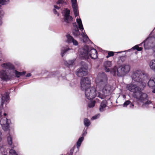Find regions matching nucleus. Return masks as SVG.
I'll use <instances>...</instances> for the list:
<instances>
[{
	"mask_svg": "<svg viewBox=\"0 0 155 155\" xmlns=\"http://www.w3.org/2000/svg\"><path fill=\"white\" fill-rule=\"evenodd\" d=\"M96 81V88L92 87L84 89L85 97L88 100L93 99L96 97L101 99H104L112 92L111 86L107 84V78L105 74H99Z\"/></svg>",
	"mask_w": 155,
	"mask_h": 155,
	"instance_id": "f257e3e1",
	"label": "nucleus"
},
{
	"mask_svg": "<svg viewBox=\"0 0 155 155\" xmlns=\"http://www.w3.org/2000/svg\"><path fill=\"white\" fill-rule=\"evenodd\" d=\"M131 76L132 80L140 84L143 88L145 86L146 80L147 79V76L143 71L137 70L133 73Z\"/></svg>",
	"mask_w": 155,
	"mask_h": 155,
	"instance_id": "f03ea898",
	"label": "nucleus"
},
{
	"mask_svg": "<svg viewBox=\"0 0 155 155\" xmlns=\"http://www.w3.org/2000/svg\"><path fill=\"white\" fill-rule=\"evenodd\" d=\"M130 66L129 65L124 64L118 68L114 66L110 71V73L114 76L117 74L119 77H123L128 74L130 70Z\"/></svg>",
	"mask_w": 155,
	"mask_h": 155,
	"instance_id": "7ed1b4c3",
	"label": "nucleus"
},
{
	"mask_svg": "<svg viewBox=\"0 0 155 155\" xmlns=\"http://www.w3.org/2000/svg\"><path fill=\"white\" fill-rule=\"evenodd\" d=\"M9 64H10V63H3L1 65L2 68L6 70L0 71V78L4 81H7L12 79L13 73L11 72L10 67H8V65Z\"/></svg>",
	"mask_w": 155,
	"mask_h": 155,
	"instance_id": "20e7f679",
	"label": "nucleus"
},
{
	"mask_svg": "<svg viewBox=\"0 0 155 155\" xmlns=\"http://www.w3.org/2000/svg\"><path fill=\"white\" fill-rule=\"evenodd\" d=\"M138 92L137 94H134V96L136 98L137 101L143 103L142 105L143 108L147 107L148 105L151 103L150 101H148V96L147 94L145 93L141 92Z\"/></svg>",
	"mask_w": 155,
	"mask_h": 155,
	"instance_id": "39448f33",
	"label": "nucleus"
},
{
	"mask_svg": "<svg viewBox=\"0 0 155 155\" xmlns=\"http://www.w3.org/2000/svg\"><path fill=\"white\" fill-rule=\"evenodd\" d=\"M76 21L78 25V28L77 27L73 31V33L74 35L76 37H78L80 35V33L78 30V28L80 30H82V31L81 35L83 37L84 39H83V41L84 42H86L87 41L89 40L87 35L83 31L84 30V29L83 27L81 19L79 18H77L76 19Z\"/></svg>",
	"mask_w": 155,
	"mask_h": 155,
	"instance_id": "423d86ee",
	"label": "nucleus"
},
{
	"mask_svg": "<svg viewBox=\"0 0 155 155\" xmlns=\"http://www.w3.org/2000/svg\"><path fill=\"white\" fill-rule=\"evenodd\" d=\"M144 48L145 49H152L153 54L155 56V35L149 37L144 41Z\"/></svg>",
	"mask_w": 155,
	"mask_h": 155,
	"instance_id": "0eeeda50",
	"label": "nucleus"
},
{
	"mask_svg": "<svg viewBox=\"0 0 155 155\" xmlns=\"http://www.w3.org/2000/svg\"><path fill=\"white\" fill-rule=\"evenodd\" d=\"M89 50V47L87 45H84L82 49L79 50L78 55L81 59H87L89 58L88 54Z\"/></svg>",
	"mask_w": 155,
	"mask_h": 155,
	"instance_id": "6e6552de",
	"label": "nucleus"
},
{
	"mask_svg": "<svg viewBox=\"0 0 155 155\" xmlns=\"http://www.w3.org/2000/svg\"><path fill=\"white\" fill-rule=\"evenodd\" d=\"M140 87L137 86L136 85L130 84H127L126 88L127 89L130 91L134 93L135 94H137L138 92H140V91L142 90L144 88H143L142 86L140 85Z\"/></svg>",
	"mask_w": 155,
	"mask_h": 155,
	"instance_id": "1a4fd4ad",
	"label": "nucleus"
},
{
	"mask_svg": "<svg viewBox=\"0 0 155 155\" xmlns=\"http://www.w3.org/2000/svg\"><path fill=\"white\" fill-rule=\"evenodd\" d=\"M8 67H10V70L11 72H12L13 75L12 76V78L15 76L17 78H19L20 76L25 74L26 73L25 71H23L22 72H19L15 69L14 65L10 63V64H9L8 65Z\"/></svg>",
	"mask_w": 155,
	"mask_h": 155,
	"instance_id": "9d476101",
	"label": "nucleus"
},
{
	"mask_svg": "<svg viewBox=\"0 0 155 155\" xmlns=\"http://www.w3.org/2000/svg\"><path fill=\"white\" fill-rule=\"evenodd\" d=\"M88 67L85 65L77 69L76 72V74L79 77H82L88 74Z\"/></svg>",
	"mask_w": 155,
	"mask_h": 155,
	"instance_id": "9b49d317",
	"label": "nucleus"
},
{
	"mask_svg": "<svg viewBox=\"0 0 155 155\" xmlns=\"http://www.w3.org/2000/svg\"><path fill=\"white\" fill-rule=\"evenodd\" d=\"M91 84V80L88 77H84L81 78V88L82 90L85 89L90 85Z\"/></svg>",
	"mask_w": 155,
	"mask_h": 155,
	"instance_id": "f8f14e48",
	"label": "nucleus"
},
{
	"mask_svg": "<svg viewBox=\"0 0 155 155\" xmlns=\"http://www.w3.org/2000/svg\"><path fill=\"white\" fill-rule=\"evenodd\" d=\"M70 11L68 9H65L64 11V19L65 22L69 23L71 22L72 20V17L70 15Z\"/></svg>",
	"mask_w": 155,
	"mask_h": 155,
	"instance_id": "ddd939ff",
	"label": "nucleus"
},
{
	"mask_svg": "<svg viewBox=\"0 0 155 155\" xmlns=\"http://www.w3.org/2000/svg\"><path fill=\"white\" fill-rule=\"evenodd\" d=\"M89 57L92 59H95L97 58V53L96 50L93 48H91L88 51Z\"/></svg>",
	"mask_w": 155,
	"mask_h": 155,
	"instance_id": "4468645a",
	"label": "nucleus"
},
{
	"mask_svg": "<svg viewBox=\"0 0 155 155\" xmlns=\"http://www.w3.org/2000/svg\"><path fill=\"white\" fill-rule=\"evenodd\" d=\"M73 11L75 17L78 14V7L77 4V0H71Z\"/></svg>",
	"mask_w": 155,
	"mask_h": 155,
	"instance_id": "2eb2a0df",
	"label": "nucleus"
},
{
	"mask_svg": "<svg viewBox=\"0 0 155 155\" xmlns=\"http://www.w3.org/2000/svg\"><path fill=\"white\" fill-rule=\"evenodd\" d=\"M9 93L8 92H5L4 94H2V102L0 107H3V105L4 103L6 102L9 99Z\"/></svg>",
	"mask_w": 155,
	"mask_h": 155,
	"instance_id": "dca6fc26",
	"label": "nucleus"
},
{
	"mask_svg": "<svg viewBox=\"0 0 155 155\" xmlns=\"http://www.w3.org/2000/svg\"><path fill=\"white\" fill-rule=\"evenodd\" d=\"M147 84L150 87L153 89L152 91V92L155 93V77L151 78Z\"/></svg>",
	"mask_w": 155,
	"mask_h": 155,
	"instance_id": "f3484780",
	"label": "nucleus"
},
{
	"mask_svg": "<svg viewBox=\"0 0 155 155\" xmlns=\"http://www.w3.org/2000/svg\"><path fill=\"white\" fill-rule=\"evenodd\" d=\"M112 65V62L111 61H107L104 63V67L105 71L106 72L110 71L112 68L110 69V68L111 67Z\"/></svg>",
	"mask_w": 155,
	"mask_h": 155,
	"instance_id": "a211bd4d",
	"label": "nucleus"
},
{
	"mask_svg": "<svg viewBox=\"0 0 155 155\" xmlns=\"http://www.w3.org/2000/svg\"><path fill=\"white\" fill-rule=\"evenodd\" d=\"M107 104V101L103 100L101 103L100 105L99 110L101 112H103L105 110Z\"/></svg>",
	"mask_w": 155,
	"mask_h": 155,
	"instance_id": "6ab92c4d",
	"label": "nucleus"
},
{
	"mask_svg": "<svg viewBox=\"0 0 155 155\" xmlns=\"http://www.w3.org/2000/svg\"><path fill=\"white\" fill-rule=\"evenodd\" d=\"M73 51V50L68 48H63L61 50V55L63 57L66 53H69V51Z\"/></svg>",
	"mask_w": 155,
	"mask_h": 155,
	"instance_id": "aec40b11",
	"label": "nucleus"
},
{
	"mask_svg": "<svg viewBox=\"0 0 155 155\" xmlns=\"http://www.w3.org/2000/svg\"><path fill=\"white\" fill-rule=\"evenodd\" d=\"M150 68L155 72V60H152L149 63Z\"/></svg>",
	"mask_w": 155,
	"mask_h": 155,
	"instance_id": "412c9836",
	"label": "nucleus"
},
{
	"mask_svg": "<svg viewBox=\"0 0 155 155\" xmlns=\"http://www.w3.org/2000/svg\"><path fill=\"white\" fill-rule=\"evenodd\" d=\"M64 64L68 67H70L74 64V60H69L64 62Z\"/></svg>",
	"mask_w": 155,
	"mask_h": 155,
	"instance_id": "4be33fe9",
	"label": "nucleus"
},
{
	"mask_svg": "<svg viewBox=\"0 0 155 155\" xmlns=\"http://www.w3.org/2000/svg\"><path fill=\"white\" fill-rule=\"evenodd\" d=\"M54 8L53 9V12L54 14L58 16L59 15L58 11L60 10V8L56 5H54Z\"/></svg>",
	"mask_w": 155,
	"mask_h": 155,
	"instance_id": "5701e85b",
	"label": "nucleus"
},
{
	"mask_svg": "<svg viewBox=\"0 0 155 155\" xmlns=\"http://www.w3.org/2000/svg\"><path fill=\"white\" fill-rule=\"evenodd\" d=\"M84 139V137H81L79 138L77 143V147L78 149L80 147L81 143Z\"/></svg>",
	"mask_w": 155,
	"mask_h": 155,
	"instance_id": "b1692460",
	"label": "nucleus"
},
{
	"mask_svg": "<svg viewBox=\"0 0 155 155\" xmlns=\"http://www.w3.org/2000/svg\"><path fill=\"white\" fill-rule=\"evenodd\" d=\"M7 140L8 144L10 146L12 145V136L10 134H9L7 136Z\"/></svg>",
	"mask_w": 155,
	"mask_h": 155,
	"instance_id": "393cba45",
	"label": "nucleus"
},
{
	"mask_svg": "<svg viewBox=\"0 0 155 155\" xmlns=\"http://www.w3.org/2000/svg\"><path fill=\"white\" fill-rule=\"evenodd\" d=\"M66 37L67 38V42L69 43H72V41L74 39L73 38L69 35H67Z\"/></svg>",
	"mask_w": 155,
	"mask_h": 155,
	"instance_id": "a878e982",
	"label": "nucleus"
},
{
	"mask_svg": "<svg viewBox=\"0 0 155 155\" xmlns=\"http://www.w3.org/2000/svg\"><path fill=\"white\" fill-rule=\"evenodd\" d=\"M90 122L89 120L87 118L84 119V124L86 127H88L90 124Z\"/></svg>",
	"mask_w": 155,
	"mask_h": 155,
	"instance_id": "bb28decb",
	"label": "nucleus"
},
{
	"mask_svg": "<svg viewBox=\"0 0 155 155\" xmlns=\"http://www.w3.org/2000/svg\"><path fill=\"white\" fill-rule=\"evenodd\" d=\"M95 104V101H93L90 102L88 104V107L89 108H92L94 107Z\"/></svg>",
	"mask_w": 155,
	"mask_h": 155,
	"instance_id": "cd10ccee",
	"label": "nucleus"
},
{
	"mask_svg": "<svg viewBox=\"0 0 155 155\" xmlns=\"http://www.w3.org/2000/svg\"><path fill=\"white\" fill-rule=\"evenodd\" d=\"M9 1V0H0V7L1 6V5H4L7 4Z\"/></svg>",
	"mask_w": 155,
	"mask_h": 155,
	"instance_id": "c85d7f7f",
	"label": "nucleus"
},
{
	"mask_svg": "<svg viewBox=\"0 0 155 155\" xmlns=\"http://www.w3.org/2000/svg\"><path fill=\"white\" fill-rule=\"evenodd\" d=\"M132 49L135 50L136 49L138 51H140L142 50L143 48L141 47H139L138 45H136L132 48Z\"/></svg>",
	"mask_w": 155,
	"mask_h": 155,
	"instance_id": "c756f323",
	"label": "nucleus"
},
{
	"mask_svg": "<svg viewBox=\"0 0 155 155\" xmlns=\"http://www.w3.org/2000/svg\"><path fill=\"white\" fill-rule=\"evenodd\" d=\"M114 53L115 52L113 51H108V55L106 56V58H108L110 57L113 56L114 55Z\"/></svg>",
	"mask_w": 155,
	"mask_h": 155,
	"instance_id": "7c9ffc66",
	"label": "nucleus"
},
{
	"mask_svg": "<svg viewBox=\"0 0 155 155\" xmlns=\"http://www.w3.org/2000/svg\"><path fill=\"white\" fill-rule=\"evenodd\" d=\"M10 155H18L15 151L12 149H11L9 151Z\"/></svg>",
	"mask_w": 155,
	"mask_h": 155,
	"instance_id": "2f4dec72",
	"label": "nucleus"
},
{
	"mask_svg": "<svg viewBox=\"0 0 155 155\" xmlns=\"http://www.w3.org/2000/svg\"><path fill=\"white\" fill-rule=\"evenodd\" d=\"M57 3L58 4H67V2L64 0H58L57 2Z\"/></svg>",
	"mask_w": 155,
	"mask_h": 155,
	"instance_id": "473e14b6",
	"label": "nucleus"
},
{
	"mask_svg": "<svg viewBox=\"0 0 155 155\" xmlns=\"http://www.w3.org/2000/svg\"><path fill=\"white\" fill-rule=\"evenodd\" d=\"M100 114H98L92 117L91 119L92 120H94L95 119L98 118L100 117Z\"/></svg>",
	"mask_w": 155,
	"mask_h": 155,
	"instance_id": "72a5a7b5",
	"label": "nucleus"
},
{
	"mask_svg": "<svg viewBox=\"0 0 155 155\" xmlns=\"http://www.w3.org/2000/svg\"><path fill=\"white\" fill-rule=\"evenodd\" d=\"M130 102L129 101L127 100L123 104V106L124 107H126L127 105L130 104Z\"/></svg>",
	"mask_w": 155,
	"mask_h": 155,
	"instance_id": "f704fd0d",
	"label": "nucleus"
},
{
	"mask_svg": "<svg viewBox=\"0 0 155 155\" xmlns=\"http://www.w3.org/2000/svg\"><path fill=\"white\" fill-rule=\"evenodd\" d=\"M75 147V146L74 147L72 148L70 150V152L69 153H67V155H72L73 153L74 152V148Z\"/></svg>",
	"mask_w": 155,
	"mask_h": 155,
	"instance_id": "c9c22d12",
	"label": "nucleus"
},
{
	"mask_svg": "<svg viewBox=\"0 0 155 155\" xmlns=\"http://www.w3.org/2000/svg\"><path fill=\"white\" fill-rule=\"evenodd\" d=\"M72 42L73 43V44L75 46L78 45V41L75 39H74L72 41Z\"/></svg>",
	"mask_w": 155,
	"mask_h": 155,
	"instance_id": "e433bc0d",
	"label": "nucleus"
},
{
	"mask_svg": "<svg viewBox=\"0 0 155 155\" xmlns=\"http://www.w3.org/2000/svg\"><path fill=\"white\" fill-rule=\"evenodd\" d=\"M58 74V72H53L51 73V74L53 76H55L56 75H57V74Z\"/></svg>",
	"mask_w": 155,
	"mask_h": 155,
	"instance_id": "4c0bfd02",
	"label": "nucleus"
},
{
	"mask_svg": "<svg viewBox=\"0 0 155 155\" xmlns=\"http://www.w3.org/2000/svg\"><path fill=\"white\" fill-rule=\"evenodd\" d=\"M120 59L121 60V61L123 62H124L125 60V57L124 56H121L120 57Z\"/></svg>",
	"mask_w": 155,
	"mask_h": 155,
	"instance_id": "58836bf2",
	"label": "nucleus"
},
{
	"mask_svg": "<svg viewBox=\"0 0 155 155\" xmlns=\"http://www.w3.org/2000/svg\"><path fill=\"white\" fill-rule=\"evenodd\" d=\"M0 150L1 152H3L4 151V149L3 147H1L0 146Z\"/></svg>",
	"mask_w": 155,
	"mask_h": 155,
	"instance_id": "ea45409f",
	"label": "nucleus"
},
{
	"mask_svg": "<svg viewBox=\"0 0 155 155\" xmlns=\"http://www.w3.org/2000/svg\"><path fill=\"white\" fill-rule=\"evenodd\" d=\"M73 26L75 27V29L77 27H78L76 23H73Z\"/></svg>",
	"mask_w": 155,
	"mask_h": 155,
	"instance_id": "a19ab883",
	"label": "nucleus"
},
{
	"mask_svg": "<svg viewBox=\"0 0 155 155\" xmlns=\"http://www.w3.org/2000/svg\"><path fill=\"white\" fill-rule=\"evenodd\" d=\"M2 54L0 52V61H2Z\"/></svg>",
	"mask_w": 155,
	"mask_h": 155,
	"instance_id": "79ce46f5",
	"label": "nucleus"
},
{
	"mask_svg": "<svg viewBox=\"0 0 155 155\" xmlns=\"http://www.w3.org/2000/svg\"><path fill=\"white\" fill-rule=\"evenodd\" d=\"M87 134V132L86 130H85L84 131L83 133L82 134V136H85Z\"/></svg>",
	"mask_w": 155,
	"mask_h": 155,
	"instance_id": "37998d69",
	"label": "nucleus"
},
{
	"mask_svg": "<svg viewBox=\"0 0 155 155\" xmlns=\"http://www.w3.org/2000/svg\"><path fill=\"white\" fill-rule=\"evenodd\" d=\"M2 133L1 130H0V142L2 140Z\"/></svg>",
	"mask_w": 155,
	"mask_h": 155,
	"instance_id": "c03bdc74",
	"label": "nucleus"
},
{
	"mask_svg": "<svg viewBox=\"0 0 155 155\" xmlns=\"http://www.w3.org/2000/svg\"><path fill=\"white\" fill-rule=\"evenodd\" d=\"M31 73H28L26 74V76L27 77H28L31 76Z\"/></svg>",
	"mask_w": 155,
	"mask_h": 155,
	"instance_id": "a18cd8bd",
	"label": "nucleus"
},
{
	"mask_svg": "<svg viewBox=\"0 0 155 155\" xmlns=\"http://www.w3.org/2000/svg\"><path fill=\"white\" fill-rule=\"evenodd\" d=\"M134 106V105L133 104H132V103L130 104V108H133Z\"/></svg>",
	"mask_w": 155,
	"mask_h": 155,
	"instance_id": "49530a36",
	"label": "nucleus"
},
{
	"mask_svg": "<svg viewBox=\"0 0 155 155\" xmlns=\"http://www.w3.org/2000/svg\"><path fill=\"white\" fill-rule=\"evenodd\" d=\"M146 40H145V41H144L143 42H142V43H140V44H139V45L140 46H141V45H142V44H143V43H144V44L145 43V42H144V41H145ZM143 45H144V44H143Z\"/></svg>",
	"mask_w": 155,
	"mask_h": 155,
	"instance_id": "de8ad7c7",
	"label": "nucleus"
},
{
	"mask_svg": "<svg viewBox=\"0 0 155 155\" xmlns=\"http://www.w3.org/2000/svg\"><path fill=\"white\" fill-rule=\"evenodd\" d=\"M125 51H119V52H117V53H122L123 52H124Z\"/></svg>",
	"mask_w": 155,
	"mask_h": 155,
	"instance_id": "09e8293b",
	"label": "nucleus"
},
{
	"mask_svg": "<svg viewBox=\"0 0 155 155\" xmlns=\"http://www.w3.org/2000/svg\"><path fill=\"white\" fill-rule=\"evenodd\" d=\"M4 115L5 116H6V113H4Z\"/></svg>",
	"mask_w": 155,
	"mask_h": 155,
	"instance_id": "8fccbe9b",
	"label": "nucleus"
}]
</instances>
